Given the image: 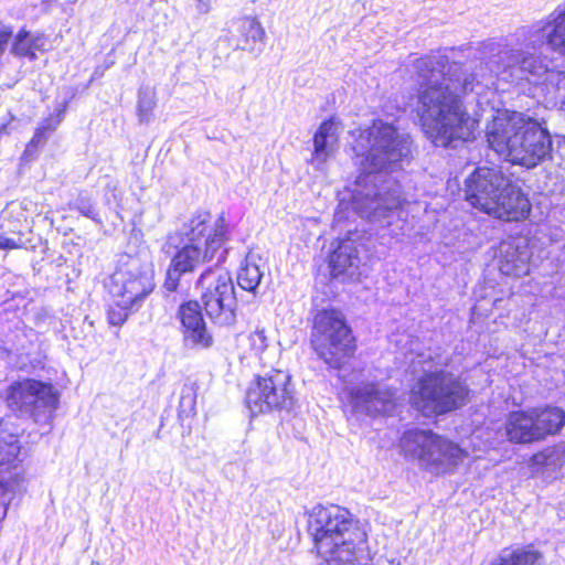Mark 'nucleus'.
Wrapping results in <instances>:
<instances>
[{
  "label": "nucleus",
  "mask_w": 565,
  "mask_h": 565,
  "mask_svg": "<svg viewBox=\"0 0 565 565\" xmlns=\"http://www.w3.org/2000/svg\"><path fill=\"white\" fill-rule=\"evenodd\" d=\"M263 266L264 263L257 254L248 253L237 271L238 286L246 291L254 292L262 281Z\"/></svg>",
  "instance_id": "nucleus-26"
},
{
  "label": "nucleus",
  "mask_w": 565,
  "mask_h": 565,
  "mask_svg": "<svg viewBox=\"0 0 565 565\" xmlns=\"http://www.w3.org/2000/svg\"><path fill=\"white\" fill-rule=\"evenodd\" d=\"M411 363L414 370L419 367L423 375L412 387L409 401L424 416L443 415L467 403V385L455 374L440 369L447 364L446 359H434L430 352H423L412 358Z\"/></svg>",
  "instance_id": "nucleus-5"
},
{
  "label": "nucleus",
  "mask_w": 565,
  "mask_h": 565,
  "mask_svg": "<svg viewBox=\"0 0 565 565\" xmlns=\"http://www.w3.org/2000/svg\"><path fill=\"white\" fill-rule=\"evenodd\" d=\"M58 401L60 394L51 383L34 379L15 381L6 393L8 407L21 416L31 417L35 423H49Z\"/></svg>",
  "instance_id": "nucleus-10"
},
{
  "label": "nucleus",
  "mask_w": 565,
  "mask_h": 565,
  "mask_svg": "<svg viewBox=\"0 0 565 565\" xmlns=\"http://www.w3.org/2000/svg\"><path fill=\"white\" fill-rule=\"evenodd\" d=\"M352 136L354 162L361 172L352 188L341 193L334 221L348 220L352 209L372 223L391 226L395 218H401L406 200L401 195V185L386 174L408 158L411 140L382 119L373 120Z\"/></svg>",
  "instance_id": "nucleus-2"
},
{
  "label": "nucleus",
  "mask_w": 565,
  "mask_h": 565,
  "mask_svg": "<svg viewBox=\"0 0 565 565\" xmlns=\"http://www.w3.org/2000/svg\"><path fill=\"white\" fill-rule=\"evenodd\" d=\"M115 305L108 310V321L111 326L120 327L125 323L130 312L137 310L140 306L136 303H121L120 297H113Z\"/></svg>",
  "instance_id": "nucleus-29"
},
{
  "label": "nucleus",
  "mask_w": 565,
  "mask_h": 565,
  "mask_svg": "<svg viewBox=\"0 0 565 565\" xmlns=\"http://www.w3.org/2000/svg\"><path fill=\"white\" fill-rule=\"evenodd\" d=\"M179 236L181 241L175 245L178 250L170 263L179 271L191 273L206 262L214 258L220 262L224 258L225 243L228 239L224 217H213L206 212L199 213L183 225L179 235L170 236L169 241L174 243Z\"/></svg>",
  "instance_id": "nucleus-7"
},
{
  "label": "nucleus",
  "mask_w": 565,
  "mask_h": 565,
  "mask_svg": "<svg viewBox=\"0 0 565 565\" xmlns=\"http://www.w3.org/2000/svg\"><path fill=\"white\" fill-rule=\"evenodd\" d=\"M294 404L291 375L284 370L271 369L258 375L246 392V405L252 414L290 409Z\"/></svg>",
  "instance_id": "nucleus-11"
},
{
  "label": "nucleus",
  "mask_w": 565,
  "mask_h": 565,
  "mask_svg": "<svg viewBox=\"0 0 565 565\" xmlns=\"http://www.w3.org/2000/svg\"><path fill=\"white\" fill-rule=\"evenodd\" d=\"M398 234V232H395L394 230L392 231V236H397Z\"/></svg>",
  "instance_id": "nucleus-36"
},
{
  "label": "nucleus",
  "mask_w": 565,
  "mask_h": 565,
  "mask_svg": "<svg viewBox=\"0 0 565 565\" xmlns=\"http://www.w3.org/2000/svg\"><path fill=\"white\" fill-rule=\"evenodd\" d=\"M487 140L504 160L529 169L539 166L552 152L547 128L519 111L497 110L487 126Z\"/></svg>",
  "instance_id": "nucleus-4"
},
{
  "label": "nucleus",
  "mask_w": 565,
  "mask_h": 565,
  "mask_svg": "<svg viewBox=\"0 0 565 565\" xmlns=\"http://www.w3.org/2000/svg\"><path fill=\"white\" fill-rule=\"evenodd\" d=\"M183 328L184 341L196 349H207L213 344V337L207 330L198 301H188L180 306L178 312Z\"/></svg>",
  "instance_id": "nucleus-17"
},
{
  "label": "nucleus",
  "mask_w": 565,
  "mask_h": 565,
  "mask_svg": "<svg viewBox=\"0 0 565 565\" xmlns=\"http://www.w3.org/2000/svg\"><path fill=\"white\" fill-rule=\"evenodd\" d=\"M466 199L497 218L520 221L531 212L529 199L499 169L481 167L466 181Z\"/></svg>",
  "instance_id": "nucleus-6"
},
{
  "label": "nucleus",
  "mask_w": 565,
  "mask_h": 565,
  "mask_svg": "<svg viewBox=\"0 0 565 565\" xmlns=\"http://www.w3.org/2000/svg\"><path fill=\"white\" fill-rule=\"evenodd\" d=\"M545 43L553 52L565 55V8H557L510 38L483 42L481 53L488 62L469 75L444 55L417 58V115L425 135L440 147L469 140L479 118L467 113L460 93L480 96L486 89L495 88V78L516 86L526 82L534 86V95L540 94L547 104L564 109L565 72L550 68L548 58L535 52Z\"/></svg>",
  "instance_id": "nucleus-1"
},
{
  "label": "nucleus",
  "mask_w": 565,
  "mask_h": 565,
  "mask_svg": "<svg viewBox=\"0 0 565 565\" xmlns=\"http://www.w3.org/2000/svg\"><path fill=\"white\" fill-rule=\"evenodd\" d=\"M371 558L369 557L367 565H370ZM375 565H399L398 563H395L394 561L387 559V558H379Z\"/></svg>",
  "instance_id": "nucleus-34"
},
{
  "label": "nucleus",
  "mask_w": 565,
  "mask_h": 565,
  "mask_svg": "<svg viewBox=\"0 0 565 565\" xmlns=\"http://www.w3.org/2000/svg\"><path fill=\"white\" fill-rule=\"evenodd\" d=\"M531 411L539 441L558 434L565 425V412L559 407H533Z\"/></svg>",
  "instance_id": "nucleus-24"
},
{
  "label": "nucleus",
  "mask_w": 565,
  "mask_h": 565,
  "mask_svg": "<svg viewBox=\"0 0 565 565\" xmlns=\"http://www.w3.org/2000/svg\"><path fill=\"white\" fill-rule=\"evenodd\" d=\"M196 287L206 315L217 324L228 326L235 321L236 295L228 273L221 268H209L199 277Z\"/></svg>",
  "instance_id": "nucleus-13"
},
{
  "label": "nucleus",
  "mask_w": 565,
  "mask_h": 565,
  "mask_svg": "<svg viewBox=\"0 0 565 565\" xmlns=\"http://www.w3.org/2000/svg\"><path fill=\"white\" fill-rule=\"evenodd\" d=\"M363 246L353 236L339 241L337 247L329 257V265L333 277L345 276L355 278L363 265Z\"/></svg>",
  "instance_id": "nucleus-16"
},
{
  "label": "nucleus",
  "mask_w": 565,
  "mask_h": 565,
  "mask_svg": "<svg viewBox=\"0 0 565 565\" xmlns=\"http://www.w3.org/2000/svg\"><path fill=\"white\" fill-rule=\"evenodd\" d=\"M183 274H184L183 271L177 270V268L170 264L168 271H167L164 288L171 292L175 291L179 286L180 277Z\"/></svg>",
  "instance_id": "nucleus-31"
},
{
  "label": "nucleus",
  "mask_w": 565,
  "mask_h": 565,
  "mask_svg": "<svg viewBox=\"0 0 565 565\" xmlns=\"http://www.w3.org/2000/svg\"><path fill=\"white\" fill-rule=\"evenodd\" d=\"M353 413L367 416L387 415L396 407V391L377 381H361L347 387Z\"/></svg>",
  "instance_id": "nucleus-14"
},
{
  "label": "nucleus",
  "mask_w": 565,
  "mask_h": 565,
  "mask_svg": "<svg viewBox=\"0 0 565 565\" xmlns=\"http://www.w3.org/2000/svg\"><path fill=\"white\" fill-rule=\"evenodd\" d=\"M505 434L515 444L539 441L531 408L510 413L505 422Z\"/></svg>",
  "instance_id": "nucleus-21"
},
{
  "label": "nucleus",
  "mask_w": 565,
  "mask_h": 565,
  "mask_svg": "<svg viewBox=\"0 0 565 565\" xmlns=\"http://www.w3.org/2000/svg\"><path fill=\"white\" fill-rule=\"evenodd\" d=\"M311 345L330 367L338 369L354 350L351 329L343 313L335 309L317 312L311 331Z\"/></svg>",
  "instance_id": "nucleus-9"
},
{
  "label": "nucleus",
  "mask_w": 565,
  "mask_h": 565,
  "mask_svg": "<svg viewBox=\"0 0 565 565\" xmlns=\"http://www.w3.org/2000/svg\"><path fill=\"white\" fill-rule=\"evenodd\" d=\"M23 242L20 235L17 237H9L7 235H0V249H14L22 247Z\"/></svg>",
  "instance_id": "nucleus-33"
},
{
  "label": "nucleus",
  "mask_w": 565,
  "mask_h": 565,
  "mask_svg": "<svg viewBox=\"0 0 565 565\" xmlns=\"http://www.w3.org/2000/svg\"><path fill=\"white\" fill-rule=\"evenodd\" d=\"M156 104V93L151 88L139 89L137 115L140 124L150 122Z\"/></svg>",
  "instance_id": "nucleus-28"
},
{
  "label": "nucleus",
  "mask_w": 565,
  "mask_h": 565,
  "mask_svg": "<svg viewBox=\"0 0 565 565\" xmlns=\"http://www.w3.org/2000/svg\"><path fill=\"white\" fill-rule=\"evenodd\" d=\"M92 565H97V563L93 562Z\"/></svg>",
  "instance_id": "nucleus-37"
},
{
  "label": "nucleus",
  "mask_w": 565,
  "mask_h": 565,
  "mask_svg": "<svg viewBox=\"0 0 565 565\" xmlns=\"http://www.w3.org/2000/svg\"><path fill=\"white\" fill-rule=\"evenodd\" d=\"M491 565H545L543 555L533 546L502 554Z\"/></svg>",
  "instance_id": "nucleus-27"
},
{
  "label": "nucleus",
  "mask_w": 565,
  "mask_h": 565,
  "mask_svg": "<svg viewBox=\"0 0 565 565\" xmlns=\"http://www.w3.org/2000/svg\"><path fill=\"white\" fill-rule=\"evenodd\" d=\"M236 348L241 360L254 358L260 363H269L265 356L268 349V338L265 328L257 327L254 331L239 333L236 338Z\"/></svg>",
  "instance_id": "nucleus-23"
},
{
  "label": "nucleus",
  "mask_w": 565,
  "mask_h": 565,
  "mask_svg": "<svg viewBox=\"0 0 565 565\" xmlns=\"http://www.w3.org/2000/svg\"><path fill=\"white\" fill-rule=\"evenodd\" d=\"M499 269L505 276L522 277L530 273V250L523 239L502 242Z\"/></svg>",
  "instance_id": "nucleus-18"
},
{
  "label": "nucleus",
  "mask_w": 565,
  "mask_h": 565,
  "mask_svg": "<svg viewBox=\"0 0 565 565\" xmlns=\"http://www.w3.org/2000/svg\"><path fill=\"white\" fill-rule=\"evenodd\" d=\"M231 45L236 50L262 51L265 31L256 18L243 17L235 20L230 30Z\"/></svg>",
  "instance_id": "nucleus-19"
},
{
  "label": "nucleus",
  "mask_w": 565,
  "mask_h": 565,
  "mask_svg": "<svg viewBox=\"0 0 565 565\" xmlns=\"http://www.w3.org/2000/svg\"><path fill=\"white\" fill-rule=\"evenodd\" d=\"M318 565H367L366 533L360 522L339 505H316L309 513Z\"/></svg>",
  "instance_id": "nucleus-3"
},
{
  "label": "nucleus",
  "mask_w": 565,
  "mask_h": 565,
  "mask_svg": "<svg viewBox=\"0 0 565 565\" xmlns=\"http://www.w3.org/2000/svg\"><path fill=\"white\" fill-rule=\"evenodd\" d=\"M21 447L17 435L7 433L0 424V475L17 468ZM18 484L17 477L4 479L0 476V522L6 518L9 503Z\"/></svg>",
  "instance_id": "nucleus-15"
},
{
  "label": "nucleus",
  "mask_w": 565,
  "mask_h": 565,
  "mask_svg": "<svg viewBox=\"0 0 565 565\" xmlns=\"http://www.w3.org/2000/svg\"><path fill=\"white\" fill-rule=\"evenodd\" d=\"M399 446L406 458L434 475L450 471L467 456L458 445L430 430L409 429L403 434Z\"/></svg>",
  "instance_id": "nucleus-8"
},
{
  "label": "nucleus",
  "mask_w": 565,
  "mask_h": 565,
  "mask_svg": "<svg viewBox=\"0 0 565 565\" xmlns=\"http://www.w3.org/2000/svg\"><path fill=\"white\" fill-rule=\"evenodd\" d=\"M74 209H76L82 215L100 223L95 204L89 196L83 194L78 195L74 202Z\"/></svg>",
  "instance_id": "nucleus-30"
},
{
  "label": "nucleus",
  "mask_w": 565,
  "mask_h": 565,
  "mask_svg": "<svg viewBox=\"0 0 565 565\" xmlns=\"http://www.w3.org/2000/svg\"><path fill=\"white\" fill-rule=\"evenodd\" d=\"M564 203H565V193H564Z\"/></svg>",
  "instance_id": "nucleus-38"
},
{
  "label": "nucleus",
  "mask_w": 565,
  "mask_h": 565,
  "mask_svg": "<svg viewBox=\"0 0 565 565\" xmlns=\"http://www.w3.org/2000/svg\"><path fill=\"white\" fill-rule=\"evenodd\" d=\"M10 129L8 128V125L3 124L0 126V134H9Z\"/></svg>",
  "instance_id": "nucleus-35"
},
{
  "label": "nucleus",
  "mask_w": 565,
  "mask_h": 565,
  "mask_svg": "<svg viewBox=\"0 0 565 565\" xmlns=\"http://www.w3.org/2000/svg\"><path fill=\"white\" fill-rule=\"evenodd\" d=\"M152 263L140 256H126L110 278L108 286L111 297H120L121 303L138 306L154 288Z\"/></svg>",
  "instance_id": "nucleus-12"
},
{
  "label": "nucleus",
  "mask_w": 565,
  "mask_h": 565,
  "mask_svg": "<svg viewBox=\"0 0 565 565\" xmlns=\"http://www.w3.org/2000/svg\"><path fill=\"white\" fill-rule=\"evenodd\" d=\"M341 127L334 119L323 121L313 137V153L311 163L322 169L327 161L339 148Z\"/></svg>",
  "instance_id": "nucleus-20"
},
{
  "label": "nucleus",
  "mask_w": 565,
  "mask_h": 565,
  "mask_svg": "<svg viewBox=\"0 0 565 565\" xmlns=\"http://www.w3.org/2000/svg\"><path fill=\"white\" fill-rule=\"evenodd\" d=\"M66 108L67 102L64 100L57 105L53 114L41 121V124L35 129L32 139L25 147L22 156L23 159L33 160L36 157L39 149H41L46 143L50 135L62 122Z\"/></svg>",
  "instance_id": "nucleus-22"
},
{
  "label": "nucleus",
  "mask_w": 565,
  "mask_h": 565,
  "mask_svg": "<svg viewBox=\"0 0 565 565\" xmlns=\"http://www.w3.org/2000/svg\"><path fill=\"white\" fill-rule=\"evenodd\" d=\"M46 44L47 39L43 34L21 30L13 40L11 53L18 57H26L33 61L38 57L36 52L46 50Z\"/></svg>",
  "instance_id": "nucleus-25"
},
{
  "label": "nucleus",
  "mask_w": 565,
  "mask_h": 565,
  "mask_svg": "<svg viewBox=\"0 0 565 565\" xmlns=\"http://www.w3.org/2000/svg\"><path fill=\"white\" fill-rule=\"evenodd\" d=\"M12 38V28L0 22V57L6 52Z\"/></svg>",
  "instance_id": "nucleus-32"
}]
</instances>
